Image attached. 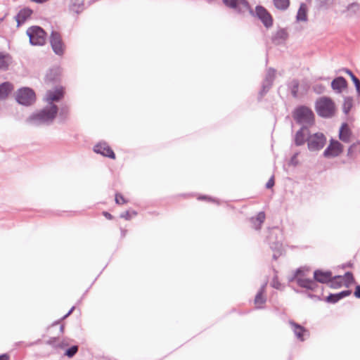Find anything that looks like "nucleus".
<instances>
[{"mask_svg": "<svg viewBox=\"0 0 360 360\" xmlns=\"http://www.w3.org/2000/svg\"><path fill=\"white\" fill-rule=\"evenodd\" d=\"M58 348H60V349H64L65 347H68V342L67 341H65V340H60L59 339V342L58 343Z\"/></svg>", "mask_w": 360, "mask_h": 360, "instance_id": "47", "label": "nucleus"}, {"mask_svg": "<svg viewBox=\"0 0 360 360\" xmlns=\"http://www.w3.org/2000/svg\"><path fill=\"white\" fill-rule=\"evenodd\" d=\"M32 13L33 11L28 7L20 9L18 14L15 16L18 27L20 26L29 18H30Z\"/></svg>", "mask_w": 360, "mask_h": 360, "instance_id": "17", "label": "nucleus"}, {"mask_svg": "<svg viewBox=\"0 0 360 360\" xmlns=\"http://www.w3.org/2000/svg\"><path fill=\"white\" fill-rule=\"evenodd\" d=\"M222 2L227 8L234 10L238 13H243L245 10H248L250 14L254 15V11L248 0H222Z\"/></svg>", "mask_w": 360, "mask_h": 360, "instance_id": "9", "label": "nucleus"}, {"mask_svg": "<svg viewBox=\"0 0 360 360\" xmlns=\"http://www.w3.org/2000/svg\"><path fill=\"white\" fill-rule=\"evenodd\" d=\"M327 142L326 136L321 132L308 134L307 137V148L310 152H319L322 150Z\"/></svg>", "mask_w": 360, "mask_h": 360, "instance_id": "5", "label": "nucleus"}, {"mask_svg": "<svg viewBox=\"0 0 360 360\" xmlns=\"http://www.w3.org/2000/svg\"><path fill=\"white\" fill-rule=\"evenodd\" d=\"M347 9L349 11L356 13L360 10V6L357 3H352L348 6Z\"/></svg>", "mask_w": 360, "mask_h": 360, "instance_id": "40", "label": "nucleus"}, {"mask_svg": "<svg viewBox=\"0 0 360 360\" xmlns=\"http://www.w3.org/2000/svg\"><path fill=\"white\" fill-rule=\"evenodd\" d=\"M353 106V98L350 96L345 97L342 105V110L345 114L347 115Z\"/></svg>", "mask_w": 360, "mask_h": 360, "instance_id": "33", "label": "nucleus"}, {"mask_svg": "<svg viewBox=\"0 0 360 360\" xmlns=\"http://www.w3.org/2000/svg\"><path fill=\"white\" fill-rule=\"evenodd\" d=\"M13 90V85L5 82L0 84V100H5Z\"/></svg>", "mask_w": 360, "mask_h": 360, "instance_id": "25", "label": "nucleus"}, {"mask_svg": "<svg viewBox=\"0 0 360 360\" xmlns=\"http://www.w3.org/2000/svg\"><path fill=\"white\" fill-rule=\"evenodd\" d=\"M289 324L291 326L292 330L295 336L301 342L305 340L304 336L308 335V330L300 324L293 321H290Z\"/></svg>", "mask_w": 360, "mask_h": 360, "instance_id": "16", "label": "nucleus"}, {"mask_svg": "<svg viewBox=\"0 0 360 360\" xmlns=\"http://www.w3.org/2000/svg\"><path fill=\"white\" fill-rule=\"evenodd\" d=\"M254 15L257 16L258 19L262 22L264 26L269 29L273 26L274 18L269 11L261 5H257L255 7V13Z\"/></svg>", "mask_w": 360, "mask_h": 360, "instance_id": "10", "label": "nucleus"}, {"mask_svg": "<svg viewBox=\"0 0 360 360\" xmlns=\"http://www.w3.org/2000/svg\"><path fill=\"white\" fill-rule=\"evenodd\" d=\"M50 45H64L60 32L52 30L49 37Z\"/></svg>", "mask_w": 360, "mask_h": 360, "instance_id": "28", "label": "nucleus"}, {"mask_svg": "<svg viewBox=\"0 0 360 360\" xmlns=\"http://www.w3.org/2000/svg\"><path fill=\"white\" fill-rule=\"evenodd\" d=\"M342 278L341 276H332V279L328 283L329 286L334 289L340 288L342 285Z\"/></svg>", "mask_w": 360, "mask_h": 360, "instance_id": "32", "label": "nucleus"}, {"mask_svg": "<svg viewBox=\"0 0 360 360\" xmlns=\"http://www.w3.org/2000/svg\"><path fill=\"white\" fill-rule=\"evenodd\" d=\"M103 215L108 219L111 220L113 219V216L109 213L108 212L104 211L103 212Z\"/></svg>", "mask_w": 360, "mask_h": 360, "instance_id": "51", "label": "nucleus"}, {"mask_svg": "<svg viewBox=\"0 0 360 360\" xmlns=\"http://www.w3.org/2000/svg\"><path fill=\"white\" fill-rule=\"evenodd\" d=\"M289 35L287 30L285 28H281L278 30L274 34H273L271 41L275 44H281L286 41Z\"/></svg>", "mask_w": 360, "mask_h": 360, "instance_id": "19", "label": "nucleus"}, {"mask_svg": "<svg viewBox=\"0 0 360 360\" xmlns=\"http://www.w3.org/2000/svg\"><path fill=\"white\" fill-rule=\"evenodd\" d=\"M333 0H316L317 6L319 8H326L330 2H332Z\"/></svg>", "mask_w": 360, "mask_h": 360, "instance_id": "42", "label": "nucleus"}, {"mask_svg": "<svg viewBox=\"0 0 360 360\" xmlns=\"http://www.w3.org/2000/svg\"><path fill=\"white\" fill-rule=\"evenodd\" d=\"M351 293H352V291L350 290H346L341 291L336 294L338 295V299L340 300L343 299L344 297L350 295Z\"/></svg>", "mask_w": 360, "mask_h": 360, "instance_id": "45", "label": "nucleus"}, {"mask_svg": "<svg viewBox=\"0 0 360 360\" xmlns=\"http://www.w3.org/2000/svg\"><path fill=\"white\" fill-rule=\"evenodd\" d=\"M84 9V0H71L70 10L79 14Z\"/></svg>", "mask_w": 360, "mask_h": 360, "instance_id": "26", "label": "nucleus"}, {"mask_svg": "<svg viewBox=\"0 0 360 360\" xmlns=\"http://www.w3.org/2000/svg\"><path fill=\"white\" fill-rule=\"evenodd\" d=\"M127 233V230L121 229V236L122 237H124Z\"/></svg>", "mask_w": 360, "mask_h": 360, "instance_id": "55", "label": "nucleus"}, {"mask_svg": "<svg viewBox=\"0 0 360 360\" xmlns=\"http://www.w3.org/2000/svg\"><path fill=\"white\" fill-rule=\"evenodd\" d=\"M274 185V176H271L269 181H267V183L266 184V187L267 188H271Z\"/></svg>", "mask_w": 360, "mask_h": 360, "instance_id": "48", "label": "nucleus"}, {"mask_svg": "<svg viewBox=\"0 0 360 360\" xmlns=\"http://www.w3.org/2000/svg\"><path fill=\"white\" fill-rule=\"evenodd\" d=\"M315 110L321 117L331 118L335 113V104L330 98L322 96L316 100Z\"/></svg>", "mask_w": 360, "mask_h": 360, "instance_id": "3", "label": "nucleus"}, {"mask_svg": "<svg viewBox=\"0 0 360 360\" xmlns=\"http://www.w3.org/2000/svg\"><path fill=\"white\" fill-rule=\"evenodd\" d=\"M342 71L345 72L350 77V79L352 80L354 84L357 96H360V80L354 75V74L349 69L343 68Z\"/></svg>", "mask_w": 360, "mask_h": 360, "instance_id": "27", "label": "nucleus"}, {"mask_svg": "<svg viewBox=\"0 0 360 360\" xmlns=\"http://www.w3.org/2000/svg\"><path fill=\"white\" fill-rule=\"evenodd\" d=\"M53 52L58 56H62L65 51V46H51Z\"/></svg>", "mask_w": 360, "mask_h": 360, "instance_id": "43", "label": "nucleus"}, {"mask_svg": "<svg viewBox=\"0 0 360 360\" xmlns=\"http://www.w3.org/2000/svg\"><path fill=\"white\" fill-rule=\"evenodd\" d=\"M16 101L24 106H30L36 101L35 92L30 87H22L15 93Z\"/></svg>", "mask_w": 360, "mask_h": 360, "instance_id": "7", "label": "nucleus"}, {"mask_svg": "<svg viewBox=\"0 0 360 360\" xmlns=\"http://www.w3.org/2000/svg\"><path fill=\"white\" fill-rule=\"evenodd\" d=\"M75 309V307H72L70 310L63 317V319H65L67 318L68 316H69L72 313V311H74Z\"/></svg>", "mask_w": 360, "mask_h": 360, "instance_id": "54", "label": "nucleus"}, {"mask_svg": "<svg viewBox=\"0 0 360 360\" xmlns=\"http://www.w3.org/2000/svg\"><path fill=\"white\" fill-rule=\"evenodd\" d=\"M343 145L340 142L331 139L329 145L323 153V156L326 158H336L343 152Z\"/></svg>", "mask_w": 360, "mask_h": 360, "instance_id": "11", "label": "nucleus"}, {"mask_svg": "<svg viewBox=\"0 0 360 360\" xmlns=\"http://www.w3.org/2000/svg\"><path fill=\"white\" fill-rule=\"evenodd\" d=\"M345 285L347 288H349L352 283H355V279L354 278L353 274L351 271H347L344 276Z\"/></svg>", "mask_w": 360, "mask_h": 360, "instance_id": "34", "label": "nucleus"}, {"mask_svg": "<svg viewBox=\"0 0 360 360\" xmlns=\"http://www.w3.org/2000/svg\"><path fill=\"white\" fill-rule=\"evenodd\" d=\"M266 285L267 283L266 282L260 287L255 295V304L257 305V308H263V304L266 302V297L264 295Z\"/></svg>", "mask_w": 360, "mask_h": 360, "instance_id": "20", "label": "nucleus"}, {"mask_svg": "<svg viewBox=\"0 0 360 360\" xmlns=\"http://www.w3.org/2000/svg\"><path fill=\"white\" fill-rule=\"evenodd\" d=\"M58 112L59 117L62 120H65L68 118V116L69 115V108L67 105L62 106L60 110H58Z\"/></svg>", "mask_w": 360, "mask_h": 360, "instance_id": "36", "label": "nucleus"}, {"mask_svg": "<svg viewBox=\"0 0 360 360\" xmlns=\"http://www.w3.org/2000/svg\"><path fill=\"white\" fill-rule=\"evenodd\" d=\"M13 63L12 56L7 53L0 52V70L6 71Z\"/></svg>", "mask_w": 360, "mask_h": 360, "instance_id": "21", "label": "nucleus"}, {"mask_svg": "<svg viewBox=\"0 0 360 360\" xmlns=\"http://www.w3.org/2000/svg\"><path fill=\"white\" fill-rule=\"evenodd\" d=\"M64 96V90L63 87H57L53 90H49L46 94V101L48 105L53 103V102H58L60 101Z\"/></svg>", "mask_w": 360, "mask_h": 360, "instance_id": "15", "label": "nucleus"}, {"mask_svg": "<svg viewBox=\"0 0 360 360\" xmlns=\"http://www.w3.org/2000/svg\"><path fill=\"white\" fill-rule=\"evenodd\" d=\"M292 117L297 124L307 125L308 128L314 124V114L305 105L297 107L292 112Z\"/></svg>", "mask_w": 360, "mask_h": 360, "instance_id": "4", "label": "nucleus"}, {"mask_svg": "<svg viewBox=\"0 0 360 360\" xmlns=\"http://www.w3.org/2000/svg\"><path fill=\"white\" fill-rule=\"evenodd\" d=\"M271 285H272L273 288H274L276 289H279L281 283L278 281H274L272 284H271Z\"/></svg>", "mask_w": 360, "mask_h": 360, "instance_id": "52", "label": "nucleus"}, {"mask_svg": "<svg viewBox=\"0 0 360 360\" xmlns=\"http://www.w3.org/2000/svg\"><path fill=\"white\" fill-rule=\"evenodd\" d=\"M283 231L278 227H274L269 230L267 241L272 250L283 249Z\"/></svg>", "mask_w": 360, "mask_h": 360, "instance_id": "8", "label": "nucleus"}, {"mask_svg": "<svg viewBox=\"0 0 360 360\" xmlns=\"http://www.w3.org/2000/svg\"><path fill=\"white\" fill-rule=\"evenodd\" d=\"M115 202L117 204H124L126 203L127 201L125 200V198L123 197L122 195L120 194V193H117L115 195Z\"/></svg>", "mask_w": 360, "mask_h": 360, "instance_id": "44", "label": "nucleus"}, {"mask_svg": "<svg viewBox=\"0 0 360 360\" xmlns=\"http://www.w3.org/2000/svg\"><path fill=\"white\" fill-rule=\"evenodd\" d=\"M274 251V254H273V259H277L278 257H279L282 253V250H273Z\"/></svg>", "mask_w": 360, "mask_h": 360, "instance_id": "50", "label": "nucleus"}, {"mask_svg": "<svg viewBox=\"0 0 360 360\" xmlns=\"http://www.w3.org/2000/svg\"><path fill=\"white\" fill-rule=\"evenodd\" d=\"M324 300L328 302V303H330V304H335L337 303L338 301H340V300L338 299V295L336 293L333 294V293H330L329 294V295H328L325 299Z\"/></svg>", "mask_w": 360, "mask_h": 360, "instance_id": "37", "label": "nucleus"}, {"mask_svg": "<svg viewBox=\"0 0 360 360\" xmlns=\"http://www.w3.org/2000/svg\"><path fill=\"white\" fill-rule=\"evenodd\" d=\"M59 338H51L46 342V344L51 345L54 348H58Z\"/></svg>", "mask_w": 360, "mask_h": 360, "instance_id": "41", "label": "nucleus"}, {"mask_svg": "<svg viewBox=\"0 0 360 360\" xmlns=\"http://www.w3.org/2000/svg\"><path fill=\"white\" fill-rule=\"evenodd\" d=\"M352 266V264H350V263L347 264V266L351 267Z\"/></svg>", "mask_w": 360, "mask_h": 360, "instance_id": "57", "label": "nucleus"}, {"mask_svg": "<svg viewBox=\"0 0 360 360\" xmlns=\"http://www.w3.org/2000/svg\"><path fill=\"white\" fill-rule=\"evenodd\" d=\"M276 72V70L273 68H269L267 70L262 82V89L259 93V98H263L271 88L275 79Z\"/></svg>", "mask_w": 360, "mask_h": 360, "instance_id": "12", "label": "nucleus"}, {"mask_svg": "<svg viewBox=\"0 0 360 360\" xmlns=\"http://www.w3.org/2000/svg\"><path fill=\"white\" fill-rule=\"evenodd\" d=\"M4 18H0V22H1L3 20Z\"/></svg>", "mask_w": 360, "mask_h": 360, "instance_id": "58", "label": "nucleus"}, {"mask_svg": "<svg viewBox=\"0 0 360 360\" xmlns=\"http://www.w3.org/2000/svg\"><path fill=\"white\" fill-rule=\"evenodd\" d=\"M27 35L29 37L30 45H45L47 33L38 25H33L27 30Z\"/></svg>", "mask_w": 360, "mask_h": 360, "instance_id": "6", "label": "nucleus"}, {"mask_svg": "<svg viewBox=\"0 0 360 360\" xmlns=\"http://www.w3.org/2000/svg\"><path fill=\"white\" fill-rule=\"evenodd\" d=\"M299 86L300 84L297 79L292 80L288 84V88L294 98H297L298 96Z\"/></svg>", "mask_w": 360, "mask_h": 360, "instance_id": "31", "label": "nucleus"}, {"mask_svg": "<svg viewBox=\"0 0 360 360\" xmlns=\"http://www.w3.org/2000/svg\"><path fill=\"white\" fill-rule=\"evenodd\" d=\"M136 215H137V212L136 211H132V212L126 211L124 212H122L120 217V218H123L126 220H130L133 216H136Z\"/></svg>", "mask_w": 360, "mask_h": 360, "instance_id": "38", "label": "nucleus"}, {"mask_svg": "<svg viewBox=\"0 0 360 360\" xmlns=\"http://www.w3.org/2000/svg\"><path fill=\"white\" fill-rule=\"evenodd\" d=\"M58 112V106L51 103L30 115L26 119V122L32 126L49 125L53 122Z\"/></svg>", "mask_w": 360, "mask_h": 360, "instance_id": "2", "label": "nucleus"}, {"mask_svg": "<svg viewBox=\"0 0 360 360\" xmlns=\"http://www.w3.org/2000/svg\"><path fill=\"white\" fill-rule=\"evenodd\" d=\"M265 219L266 214L264 212H259L255 217H252L250 219L252 228H254L255 230H259Z\"/></svg>", "mask_w": 360, "mask_h": 360, "instance_id": "23", "label": "nucleus"}, {"mask_svg": "<svg viewBox=\"0 0 360 360\" xmlns=\"http://www.w3.org/2000/svg\"><path fill=\"white\" fill-rule=\"evenodd\" d=\"M332 272L330 271H323L316 269L314 271V278H305V273L302 268H298L293 274L288 278L290 283L296 282L298 286L303 288L305 290H296L297 292H301L306 295L311 299L322 300L321 295H323V288L320 283H328L332 279Z\"/></svg>", "mask_w": 360, "mask_h": 360, "instance_id": "1", "label": "nucleus"}, {"mask_svg": "<svg viewBox=\"0 0 360 360\" xmlns=\"http://www.w3.org/2000/svg\"><path fill=\"white\" fill-rule=\"evenodd\" d=\"M79 347L77 345H73L65 350L64 355L68 358H72L77 353Z\"/></svg>", "mask_w": 360, "mask_h": 360, "instance_id": "35", "label": "nucleus"}, {"mask_svg": "<svg viewBox=\"0 0 360 360\" xmlns=\"http://www.w3.org/2000/svg\"><path fill=\"white\" fill-rule=\"evenodd\" d=\"M300 153L296 152L292 155V156L290 158V160L289 161V165H292L293 167H296L299 164V161L297 160V157L299 155Z\"/></svg>", "mask_w": 360, "mask_h": 360, "instance_id": "39", "label": "nucleus"}, {"mask_svg": "<svg viewBox=\"0 0 360 360\" xmlns=\"http://www.w3.org/2000/svg\"><path fill=\"white\" fill-rule=\"evenodd\" d=\"M0 360H9V356L7 354H1Z\"/></svg>", "mask_w": 360, "mask_h": 360, "instance_id": "53", "label": "nucleus"}, {"mask_svg": "<svg viewBox=\"0 0 360 360\" xmlns=\"http://www.w3.org/2000/svg\"><path fill=\"white\" fill-rule=\"evenodd\" d=\"M354 295L356 298L360 299V285H356Z\"/></svg>", "mask_w": 360, "mask_h": 360, "instance_id": "49", "label": "nucleus"}, {"mask_svg": "<svg viewBox=\"0 0 360 360\" xmlns=\"http://www.w3.org/2000/svg\"><path fill=\"white\" fill-rule=\"evenodd\" d=\"M94 152L100 154L103 157H107L110 159H115V154L108 143L105 141H100L94 146Z\"/></svg>", "mask_w": 360, "mask_h": 360, "instance_id": "13", "label": "nucleus"}, {"mask_svg": "<svg viewBox=\"0 0 360 360\" xmlns=\"http://www.w3.org/2000/svg\"><path fill=\"white\" fill-rule=\"evenodd\" d=\"M308 134H310L308 127L307 125L302 126L294 136L293 141L295 145L296 146H301L307 143Z\"/></svg>", "mask_w": 360, "mask_h": 360, "instance_id": "14", "label": "nucleus"}, {"mask_svg": "<svg viewBox=\"0 0 360 360\" xmlns=\"http://www.w3.org/2000/svg\"><path fill=\"white\" fill-rule=\"evenodd\" d=\"M352 132L347 123H343L340 127L339 131V139L345 143H349L350 141V136Z\"/></svg>", "mask_w": 360, "mask_h": 360, "instance_id": "22", "label": "nucleus"}, {"mask_svg": "<svg viewBox=\"0 0 360 360\" xmlns=\"http://www.w3.org/2000/svg\"><path fill=\"white\" fill-rule=\"evenodd\" d=\"M347 87V80L342 76L337 77L331 82V88L338 94Z\"/></svg>", "mask_w": 360, "mask_h": 360, "instance_id": "18", "label": "nucleus"}, {"mask_svg": "<svg viewBox=\"0 0 360 360\" xmlns=\"http://www.w3.org/2000/svg\"><path fill=\"white\" fill-rule=\"evenodd\" d=\"M274 6L280 11H285L290 6V0H273Z\"/></svg>", "mask_w": 360, "mask_h": 360, "instance_id": "30", "label": "nucleus"}, {"mask_svg": "<svg viewBox=\"0 0 360 360\" xmlns=\"http://www.w3.org/2000/svg\"><path fill=\"white\" fill-rule=\"evenodd\" d=\"M63 331H64V326L61 325V326H60V332L61 333H63Z\"/></svg>", "mask_w": 360, "mask_h": 360, "instance_id": "56", "label": "nucleus"}, {"mask_svg": "<svg viewBox=\"0 0 360 360\" xmlns=\"http://www.w3.org/2000/svg\"><path fill=\"white\" fill-rule=\"evenodd\" d=\"M60 75V69L59 67H53L51 68L46 75V80L49 82H56Z\"/></svg>", "mask_w": 360, "mask_h": 360, "instance_id": "24", "label": "nucleus"}, {"mask_svg": "<svg viewBox=\"0 0 360 360\" xmlns=\"http://www.w3.org/2000/svg\"><path fill=\"white\" fill-rule=\"evenodd\" d=\"M296 19L297 21L307 20V9L304 4H302L297 13Z\"/></svg>", "mask_w": 360, "mask_h": 360, "instance_id": "29", "label": "nucleus"}, {"mask_svg": "<svg viewBox=\"0 0 360 360\" xmlns=\"http://www.w3.org/2000/svg\"><path fill=\"white\" fill-rule=\"evenodd\" d=\"M198 199L200 200H208L210 202H216V203L219 204L218 200L212 198L205 195H200L198 198Z\"/></svg>", "mask_w": 360, "mask_h": 360, "instance_id": "46", "label": "nucleus"}]
</instances>
